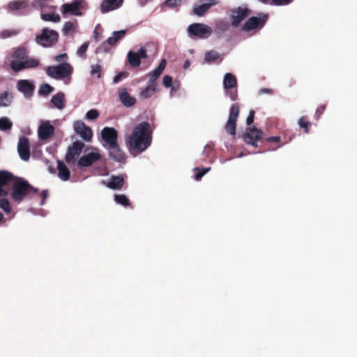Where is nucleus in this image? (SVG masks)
<instances>
[{
    "label": "nucleus",
    "instance_id": "1",
    "mask_svg": "<svg viewBox=\"0 0 357 357\" xmlns=\"http://www.w3.org/2000/svg\"><path fill=\"white\" fill-rule=\"evenodd\" d=\"M152 137L150 124L143 121L137 125L127 142L131 152L142 153L151 144Z\"/></svg>",
    "mask_w": 357,
    "mask_h": 357
},
{
    "label": "nucleus",
    "instance_id": "2",
    "mask_svg": "<svg viewBox=\"0 0 357 357\" xmlns=\"http://www.w3.org/2000/svg\"><path fill=\"white\" fill-rule=\"evenodd\" d=\"M29 50L24 46H19L13 50L10 56V68L15 73H19L26 69L36 68L40 66L39 59L29 56Z\"/></svg>",
    "mask_w": 357,
    "mask_h": 357
},
{
    "label": "nucleus",
    "instance_id": "3",
    "mask_svg": "<svg viewBox=\"0 0 357 357\" xmlns=\"http://www.w3.org/2000/svg\"><path fill=\"white\" fill-rule=\"evenodd\" d=\"M38 191V188L32 186L27 181L17 178L12 185L10 197L15 203L20 204L25 199H31Z\"/></svg>",
    "mask_w": 357,
    "mask_h": 357
},
{
    "label": "nucleus",
    "instance_id": "4",
    "mask_svg": "<svg viewBox=\"0 0 357 357\" xmlns=\"http://www.w3.org/2000/svg\"><path fill=\"white\" fill-rule=\"evenodd\" d=\"M87 8L88 5L85 0H73L70 3L63 4L61 12L64 17L67 15L81 16L83 15L82 10Z\"/></svg>",
    "mask_w": 357,
    "mask_h": 357
},
{
    "label": "nucleus",
    "instance_id": "5",
    "mask_svg": "<svg viewBox=\"0 0 357 357\" xmlns=\"http://www.w3.org/2000/svg\"><path fill=\"white\" fill-rule=\"evenodd\" d=\"M59 40V33L52 29L44 28L40 35L36 38L38 44L45 47H50L54 45Z\"/></svg>",
    "mask_w": 357,
    "mask_h": 357
},
{
    "label": "nucleus",
    "instance_id": "6",
    "mask_svg": "<svg viewBox=\"0 0 357 357\" xmlns=\"http://www.w3.org/2000/svg\"><path fill=\"white\" fill-rule=\"evenodd\" d=\"M47 74L54 79H63L70 76L73 73V67L64 62L56 66H49L46 70Z\"/></svg>",
    "mask_w": 357,
    "mask_h": 357
},
{
    "label": "nucleus",
    "instance_id": "7",
    "mask_svg": "<svg viewBox=\"0 0 357 357\" xmlns=\"http://www.w3.org/2000/svg\"><path fill=\"white\" fill-rule=\"evenodd\" d=\"M87 150L88 149L84 151V154L77 162V165L81 168L91 167L93 163L100 160L102 158V155L98 149L93 148V151L89 153H86Z\"/></svg>",
    "mask_w": 357,
    "mask_h": 357
},
{
    "label": "nucleus",
    "instance_id": "8",
    "mask_svg": "<svg viewBox=\"0 0 357 357\" xmlns=\"http://www.w3.org/2000/svg\"><path fill=\"white\" fill-rule=\"evenodd\" d=\"M224 88L227 90V95L231 100H236L238 98L237 80L236 77L231 73H226L223 80Z\"/></svg>",
    "mask_w": 357,
    "mask_h": 357
},
{
    "label": "nucleus",
    "instance_id": "9",
    "mask_svg": "<svg viewBox=\"0 0 357 357\" xmlns=\"http://www.w3.org/2000/svg\"><path fill=\"white\" fill-rule=\"evenodd\" d=\"M239 115V106L234 103L232 104L230 109L229 119L225 126V131L230 135H236V121Z\"/></svg>",
    "mask_w": 357,
    "mask_h": 357
},
{
    "label": "nucleus",
    "instance_id": "10",
    "mask_svg": "<svg viewBox=\"0 0 357 357\" xmlns=\"http://www.w3.org/2000/svg\"><path fill=\"white\" fill-rule=\"evenodd\" d=\"M17 178L8 171H0V197H6L9 194L10 183Z\"/></svg>",
    "mask_w": 357,
    "mask_h": 357
},
{
    "label": "nucleus",
    "instance_id": "11",
    "mask_svg": "<svg viewBox=\"0 0 357 357\" xmlns=\"http://www.w3.org/2000/svg\"><path fill=\"white\" fill-rule=\"evenodd\" d=\"M190 36H197L200 38H206L212 33V29L206 24L202 23H193L188 28Z\"/></svg>",
    "mask_w": 357,
    "mask_h": 357
},
{
    "label": "nucleus",
    "instance_id": "12",
    "mask_svg": "<svg viewBox=\"0 0 357 357\" xmlns=\"http://www.w3.org/2000/svg\"><path fill=\"white\" fill-rule=\"evenodd\" d=\"M84 146V143L79 140L73 142L66 154V162L68 164L74 162L81 154Z\"/></svg>",
    "mask_w": 357,
    "mask_h": 357
},
{
    "label": "nucleus",
    "instance_id": "13",
    "mask_svg": "<svg viewBox=\"0 0 357 357\" xmlns=\"http://www.w3.org/2000/svg\"><path fill=\"white\" fill-rule=\"evenodd\" d=\"M268 19V15L260 14L259 17H251L243 24L242 29L245 31H250L255 29L261 28Z\"/></svg>",
    "mask_w": 357,
    "mask_h": 357
},
{
    "label": "nucleus",
    "instance_id": "14",
    "mask_svg": "<svg viewBox=\"0 0 357 357\" xmlns=\"http://www.w3.org/2000/svg\"><path fill=\"white\" fill-rule=\"evenodd\" d=\"M74 130L76 134L85 142H91L93 137V132L90 127L87 126L82 121H77L74 123Z\"/></svg>",
    "mask_w": 357,
    "mask_h": 357
},
{
    "label": "nucleus",
    "instance_id": "15",
    "mask_svg": "<svg viewBox=\"0 0 357 357\" xmlns=\"http://www.w3.org/2000/svg\"><path fill=\"white\" fill-rule=\"evenodd\" d=\"M263 132L257 129L255 126L248 128L244 135L243 139L246 144H250L254 147L257 146V142L262 138Z\"/></svg>",
    "mask_w": 357,
    "mask_h": 357
},
{
    "label": "nucleus",
    "instance_id": "16",
    "mask_svg": "<svg viewBox=\"0 0 357 357\" xmlns=\"http://www.w3.org/2000/svg\"><path fill=\"white\" fill-rule=\"evenodd\" d=\"M231 15V24L237 27L250 14V10L248 8L238 7L234 9Z\"/></svg>",
    "mask_w": 357,
    "mask_h": 357
},
{
    "label": "nucleus",
    "instance_id": "17",
    "mask_svg": "<svg viewBox=\"0 0 357 357\" xmlns=\"http://www.w3.org/2000/svg\"><path fill=\"white\" fill-rule=\"evenodd\" d=\"M17 152L20 158L28 161L30 158V144L29 139L24 136L20 137L17 144Z\"/></svg>",
    "mask_w": 357,
    "mask_h": 357
},
{
    "label": "nucleus",
    "instance_id": "18",
    "mask_svg": "<svg viewBox=\"0 0 357 357\" xmlns=\"http://www.w3.org/2000/svg\"><path fill=\"white\" fill-rule=\"evenodd\" d=\"M146 58H147V53L144 47H141L137 52L130 51L128 53V61L133 67L139 66L141 63V59Z\"/></svg>",
    "mask_w": 357,
    "mask_h": 357
},
{
    "label": "nucleus",
    "instance_id": "19",
    "mask_svg": "<svg viewBox=\"0 0 357 357\" xmlns=\"http://www.w3.org/2000/svg\"><path fill=\"white\" fill-rule=\"evenodd\" d=\"M101 136L107 146L115 144L117 142L118 132L112 127H105L101 130Z\"/></svg>",
    "mask_w": 357,
    "mask_h": 357
},
{
    "label": "nucleus",
    "instance_id": "20",
    "mask_svg": "<svg viewBox=\"0 0 357 357\" xmlns=\"http://www.w3.org/2000/svg\"><path fill=\"white\" fill-rule=\"evenodd\" d=\"M54 127L49 122L42 123L38 130V137L41 140L51 138L54 133Z\"/></svg>",
    "mask_w": 357,
    "mask_h": 357
},
{
    "label": "nucleus",
    "instance_id": "21",
    "mask_svg": "<svg viewBox=\"0 0 357 357\" xmlns=\"http://www.w3.org/2000/svg\"><path fill=\"white\" fill-rule=\"evenodd\" d=\"M27 6L28 3L26 1L16 0L10 1L7 6V9L10 13L21 14L26 10Z\"/></svg>",
    "mask_w": 357,
    "mask_h": 357
},
{
    "label": "nucleus",
    "instance_id": "22",
    "mask_svg": "<svg viewBox=\"0 0 357 357\" xmlns=\"http://www.w3.org/2000/svg\"><path fill=\"white\" fill-rule=\"evenodd\" d=\"M109 156L114 161L121 162L125 159L123 151L120 149L119 144L108 146Z\"/></svg>",
    "mask_w": 357,
    "mask_h": 357
},
{
    "label": "nucleus",
    "instance_id": "23",
    "mask_svg": "<svg viewBox=\"0 0 357 357\" xmlns=\"http://www.w3.org/2000/svg\"><path fill=\"white\" fill-rule=\"evenodd\" d=\"M123 0H103L100 5V10L102 13H106L111 10L120 8Z\"/></svg>",
    "mask_w": 357,
    "mask_h": 357
},
{
    "label": "nucleus",
    "instance_id": "24",
    "mask_svg": "<svg viewBox=\"0 0 357 357\" xmlns=\"http://www.w3.org/2000/svg\"><path fill=\"white\" fill-rule=\"evenodd\" d=\"M217 4H218V1L217 0H208V2L206 3H202L199 6H195L193 8L192 12L195 15L202 17L204 16L212 6Z\"/></svg>",
    "mask_w": 357,
    "mask_h": 357
},
{
    "label": "nucleus",
    "instance_id": "25",
    "mask_svg": "<svg viewBox=\"0 0 357 357\" xmlns=\"http://www.w3.org/2000/svg\"><path fill=\"white\" fill-rule=\"evenodd\" d=\"M119 98L122 104L128 107L133 106L136 102L135 98L130 96L126 88H122L119 90Z\"/></svg>",
    "mask_w": 357,
    "mask_h": 357
},
{
    "label": "nucleus",
    "instance_id": "26",
    "mask_svg": "<svg viewBox=\"0 0 357 357\" xmlns=\"http://www.w3.org/2000/svg\"><path fill=\"white\" fill-rule=\"evenodd\" d=\"M124 178L122 176H112L110 181L107 183V186L112 190H121L124 184Z\"/></svg>",
    "mask_w": 357,
    "mask_h": 357
},
{
    "label": "nucleus",
    "instance_id": "27",
    "mask_svg": "<svg viewBox=\"0 0 357 357\" xmlns=\"http://www.w3.org/2000/svg\"><path fill=\"white\" fill-rule=\"evenodd\" d=\"M166 66V60L162 59L158 67L151 73H150V79L149 84H154L155 80L160 77V75L162 73L165 68Z\"/></svg>",
    "mask_w": 357,
    "mask_h": 357
},
{
    "label": "nucleus",
    "instance_id": "28",
    "mask_svg": "<svg viewBox=\"0 0 357 357\" xmlns=\"http://www.w3.org/2000/svg\"><path fill=\"white\" fill-rule=\"evenodd\" d=\"M57 169H58V176L62 181H66L70 178V172L67 166L64 164L63 162L58 160L57 162Z\"/></svg>",
    "mask_w": 357,
    "mask_h": 357
},
{
    "label": "nucleus",
    "instance_id": "29",
    "mask_svg": "<svg viewBox=\"0 0 357 357\" xmlns=\"http://www.w3.org/2000/svg\"><path fill=\"white\" fill-rule=\"evenodd\" d=\"M51 102L54 105L55 107L59 109H63L65 107L64 93L62 92H59L54 96H53L51 99Z\"/></svg>",
    "mask_w": 357,
    "mask_h": 357
},
{
    "label": "nucleus",
    "instance_id": "30",
    "mask_svg": "<svg viewBox=\"0 0 357 357\" xmlns=\"http://www.w3.org/2000/svg\"><path fill=\"white\" fill-rule=\"evenodd\" d=\"M19 91L29 94L33 91V86L28 80H20L17 83Z\"/></svg>",
    "mask_w": 357,
    "mask_h": 357
},
{
    "label": "nucleus",
    "instance_id": "31",
    "mask_svg": "<svg viewBox=\"0 0 357 357\" xmlns=\"http://www.w3.org/2000/svg\"><path fill=\"white\" fill-rule=\"evenodd\" d=\"M156 92V88L154 84H150L146 88L142 90L139 94L142 99L151 98Z\"/></svg>",
    "mask_w": 357,
    "mask_h": 357
},
{
    "label": "nucleus",
    "instance_id": "32",
    "mask_svg": "<svg viewBox=\"0 0 357 357\" xmlns=\"http://www.w3.org/2000/svg\"><path fill=\"white\" fill-rule=\"evenodd\" d=\"M126 34V31L121 30L118 31H114L112 34V36L109 37L106 43L110 45H115L119 40H121Z\"/></svg>",
    "mask_w": 357,
    "mask_h": 357
},
{
    "label": "nucleus",
    "instance_id": "33",
    "mask_svg": "<svg viewBox=\"0 0 357 357\" xmlns=\"http://www.w3.org/2000/svg\"><path fill=\"white\" fill-rule=\"evenodd\" d=\"M259 1L264 3L276 6H283L289 5L294 0H258Z\"/></svg>",
    "mask_w": 357,
    "mask_h": 357
},
{
    "label": "nucleus",
    "instance_id": "34",
    "mask_svg": "<svg viewBox=\"0 0 357 357\" xmlns=\"http://www.w3.org/2000/svg\"><path fill=\"white\" fill-rule=\"evenodd\" d=\"M12 96L8 91L0 94V107H8L11 104Z\"/></svg>",
    "mask_w": 357,
    "mask_h": 357
},
{
    "label": "nucleus",
    "instance_id": "35",
    "mask_svg": "<svg viewBox=\"0 0 357 357\" xmlns=\"http://www.w3.org/2000/svg\"><path fill=\"white\" fill-rule=\"evenodd\" d=\"M77 28V22H71L68 21L66 22L62 29V32L63 35L68 36L70 33L71 31H75V29Z\"/></svg>",
    "mask_w": 357,
    "mask_h": 357
},
{
    "label": "nucleus",
    "instance_id": "36",
    "mask_svg": "<svg viewBox=\"0 0 357 357\" xmlns=\"http://www.w3.org/2000/svg\"><path fill=\"white\" fill-rule=\"evenodd\" d=\"M41 18L46 22H59L61 20L59 15L56 13H44L41 14Z\"/></svg>",
    "mask_w": 357,
    "mask_h": 357
},
{
    "label": "nucleus",
    "instance_id": "37",
    "mask_svg": "<svg viewBox=\"0 0 357 357\" xmlns=\"http://www.w3.org/2000/svg\"><path fill=\"white\" fill-rule=\"evenodd\" d=\"M13 127L12 121L7 117L0 118V130L6 131L10 130Z\"/></svg>",
    "mask_w": 357,
    "mask_h": 357
},
{
    "label": "nucleus",
    "instance_id": "38",
    "mask_svg": "<svg viewBox=\"0 0 357 357\" xmlns=\"http://www.w3.org/2000/svg\"><path fill=\"white\" fill-rule=\"evenodd\" d=\"M298 123L301 128H303L305 133L309 132V127L311 123L308 121L307 117L306 116H301L298 121Z\"/></svg>",
    "mask_w": 357,
    "mask_h": 357
},
{
    "label": "nucleus",
    "instance_id": "39",
    "mask_svg": "<svg viewBox=\"0 0 357 357\" xmlns=\"http://www.w3.org/2000/svg\"><path fill=\"white\" fill-rule=\"evenodd\" d=\"M114 200L117 204L123 206H128L130 205V200L125 195H115Z\"/></svg>",
    "mask_w": 357,
    "mask_h": 357
},
{
    "label": "nucleus",
    "instance_id": "40",
    "mask_svg": "<svg viewBox=\"0 0 357 357\" xmlns=\"http://www.w3.org/2000/svg\"><path fill=\"white\" fill-rule=\"evenodd\" d=\"M89 41H86V42H84L77 50V54L78 55V56L82 58V59H86V52L89 48Z\"/></svg>",
    "mask_w": 357,
    "mask_h": 357
},
{
    "label": "nucleus",
    "instance_id": "41",
    "mask_svg": "<svg viewBox=\"0 0 357 357\" xmlns=\"http://www.w3.org/2000/svg\"><path fill=\"white\" fill-rule=\"evenodd\" d=\"M220 57V54L218 52L211 50L206 53L205 60L207 62H212L217 60Z\"/></svg>",
    "mask_w": 357,
    "mask_h": 357
},
{
    "label": "nucleus",
    "instance_id": "42",
    "mask_svg": "<svg viewBox=\"0 0 357 357\" xmlns=\"http://www.w3.org/2000/svg\"><path fill=\"white\" fill-rule=\"evenodd\" d=\"M54 91V88L48 84H43L39 89V93L47 96Z\"/></svg>",
    "mask_w": 357,
    "mask_h": 357
},
{
    "label": "nucleus",
    "instance_id": "43",
    "mask_svg": "<svg viewBox=\"0 0 357 357\" xmlns=\"http://www.w3.org/2000/svg\"><path fill=\"white\" fill-rule=\"evenodd\" d=\"M0 208L6 213H8L11 211V206L9 201L6 198L0 197Z\"/></svg>",
    "mask_w": 357,
    "mask_h": 357
},
{
    "label": "nucleus",
    "instance_id": "44",
    "mask_svg": "<svg viewBox=\"0 0 357 357\" xmlns=\"http://www.w3.org/2000/svg\"><path fill=\"white\" fill-rule=\"evenodd\" d=\"M19 33L17 30H3L0 33L1 38H7L11 36H16Z\"/></svg>",
    "mask_w": 357,
    "mask_h": 357
},
{
    "label": "nucleus",
    "instance_id": "45",
    "mask_svg": "<svg viewBox=\"0 0 357 357\" xmlns=\"http://www.w3.org/2000/svg\"><path fill=\"white\" fill-rule=\"evenodd\" d=\"M91 75H97V77L100 78L101 77V70H102L101 65H100V64L92 65L91 66Z\"/></svg>",
    "mask_w": 357,
    "mask_h": 357
},
{
    "label": "nucleus",
    "instance_id": "46",
    "mask_svg": "<svg viewBox=\"0 0 357 357\" xmlns=\"http://www.w3.org/2000/svg\"><path fill=\"white\" fill-rule=\"evenodd\" d=\"M99 116V112L98 110L92 109L88 111L86 114V119L89 120H94L97 119Z\"/></svg>",
    "mask_w": 357,
    "mask_h": 357
},
{
    "label": "nucleus",
    "instance_id": "47",
    "mask_svg": "<svg viewBox=\"0 0 357 357\" xmlns=\"http://www.w3.org/2000/svg\"><path fill=\"white\" fill-rule=\"evenodd\" d=\"M50 0H34L33 6L36 8H44L48 6Z\"/></svg>",
    "mask_w": 357,
    "mask_h": 357
},
{
    "label": "nucleus",
    "instance_id": "48",
    "mask_svg": "<svg viewBox=\"0 0 357 357\" xmlns=\"http://www.w3.org/2000/svg\"><path fill=\"white\" fill-rule=\"evenodd\" d=\"M182 0H166L164 2V5L171 8H174L179 6L181 3Z\"/></svg>",
    "mask_w": 357,
    "mask_h": 357
},
{
    "label": "nucleus",
    "instance_id": "49",
    "mask_svg": "<svg viewBox=\"0 0 357 357\" xmlns=\"http://www.w3.org/2000/svg\"><path fill=\"white\" fill-rule=\"evenodd\" d=\"M326 108V105H321L317 107V109L315 112V114H314V119L317 121H318L320 119L321 116L324 112Z\"/></svg>",
    "mask_w": 357,
    "mask_h": 357
},
{
    "label": "nucleus",
    "instance_id": "50",
    "mask_svg": "<svg viewBox=\"0 0 357 357\" xmlns=\"http://www.w3.org/2000/svg\"><path fill=\"white\" fill-rule=\"evenodd\" d=\"M163 85L166 88H169L172 84V77L170 75H165L162 78Z\"/></svg>",
    "mask_w": 357,
    "mask_h": 357
},
{
    "label": "nucleus",
    "instance_id": "51",
    "mask_svg": "<svg viewBox=\"0 0 357 357\" xmlns=\"http://www.w3.org/2000/svg\"><path fill=\"white\" fill-rule=\"evenodd\" d=\"M255 112L254 110H251L250 112L249 115L246 119V123L248 126H250V124H252L253 123L254 118H255Z\"/></svg>",
    "mask_w": 357,
    "mask_h": 357
},
{
    "label": "nucleus",
    "instance_id": "52",
    "mask_svg": "<svg viewBox=\"0 0 357 357\" xmlns=\"http://www.w3.org/2000/svg\"><path fill=\"white\" fill-rule=\"evenodd\" d=\"M210 169V168H206L204 169H203L202 172H199L198 173H197L195 176V178L197 181L200 180L202 176L207 172H208Z\"/></svg>",
    "mask_w": 357,
    "mask_h": 357
},
{
    "label": "nucleus",
    "instance_id": "53",
    "mask_svg": "<svg viewBox=\"0 0 357 357\" xmlns=\"http://www.w3.org/2000/svg\"><path fill=\"white\" fill-rule=\"evenodd\" d=\"M126 77V73H120L119 74H117L114 77V79H113V82L114 84H117L118 82H119L123 77Z\"/></svg>",
    "mask_w": 357,
    "mask_h": 357
},
{
    "label": "nucleus",
    "instance_id": "54",
    "mask_svg": "<svg viewBox=\"0 0 357 357\" xmlns=\"http://www.w3.org/2000/svg\"><path fill=\"white\" fill-rule=\"evenodd\" d=\"M229 28V24L227 22H221L218 24V29H220L222 31H225L228 30Z\"/></svg>",
    "mask_w": 357,
    "mask_h": 357
},
{
    "label": "nucleus",
    "instance_id": "55",
    "mask_svg": "<svg viewBox=\"0 0 357 357\" xmlns=\"http://www.w3.org/2000/svg\"><path fill=\"white\" fill-rule=\"evenodd\" d=\"M268 142H275L279 143L280 142V137L279 136L269 137L266 139Z\"/></svg>",
    "mask_w": 357,
    "mask_h": 357
},
{
    "label": "nucleus",
    "instance_id": "56",
    "mask_svg": "<svg viewBox=\"0 0 357 357\" xmlns=\"http://www.w3.org/2000/svg\"><path fill=\"white\" fill-rule=\"evenodd\" d=\"M40 196L42 198L41 205H43L45 204V200L48 197V190H43L41 192V193L40 194Z\"/></svg>",
    "mask_w": 357,
    "mask_h": 357
},
{
    "label": "nucleus",
    "instance_id": "57",
    "mask_svg": "<svg viewBox=\"0 0 357 357\" xmlns=\"http://www.w3.org/2000/svg\"><path fill=\"white\" fill-rule=\"evenodd\" d=\"M68 58V55L66 53L59 54L54 57V60L57 62H61L62 60Z\"/></svg>",
    "mask_w": 357,
    "mask_h": 357
},
{
    "label": "nucleus",
    "instance_id": "58",
    "mask_svg": "<svg viewBox=\"0 0 357 357\" xmlns=\"http://www.w3.org/2000/svg\"><path fill=\"white\" fill-rule=\"evenodd\" d=\"M259 94H263V93L272 94L273 93V91L271 89L262 88L259 90Z\"/></svg>",
    "mask_w": 357,
    "mask_h": 357
},
{
    "label": "nucleus",
    "instance_id": "59",
    "mask_svg": "<svg viewBox=\"0 0 357 357\" xmlns=\"http://www.w3.org/2000/svg\"><path fill=\"white\" fill-rule=\"evenodd\" d=\"M170 87L172 88L171 89L172 91H176L178 89V84H176V83L174 82Z\"/></svg>",
    "mask_w": 357,
    "mask_h": 357
},
{
    "label": "nucleus",
    "instance_id": "60",
    "mask_svg": "<svg viewBox=\"0 0 357 357\" xmlns=\"http://www.w3.org/2000/svg\"><path fill=\"white\" fill-rule=\"evenodd\" d=\"M190 66V61H186L184 63V68H187L188 66Z\"/></svg>",
    "mask_w": 357,
    "mask_h": 357
},
{
    "label": "nucleus",
    "instance_id": "61",
    "mask_svg": "<svg viewBox=\"0 0 357 357\" xmlns=\"http://www.w3.org/2000/svg\"><path fill=\"white\" fill-rule=\"evenodd\" d=\"M3 215L1 213H0V222L3 220Z\"/></svg>",
    "mask_w": 357,
    "mask_h": 357
},
{
    "label": "nucleus",
    "instance_id": "62",
    "mask_svg": "<svg viewBox=\"0 0 357 357\" xmlns=\"http://www.w3.org/2000/svg\"><path fill=\"white\" fill-rule=\"evenodd\" d=\"M195 170L200 171L199 168L198 167L195 168Z\"/></svg>",
    "mask_w": 357,
    "mask_h": 357
}]
</instances>
